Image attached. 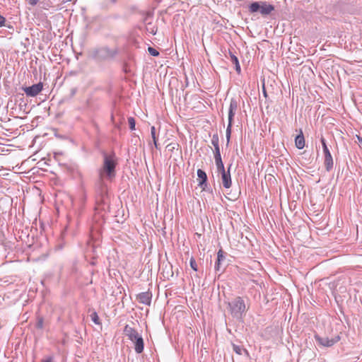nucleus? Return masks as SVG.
Returning a JSON list of instances; mask_svg holds the SVG:
<instances>
[{
  "label": "nucleus",
  "instance_id": "29",
  "mask_svg": "<svg viewBox=\"0 0 362 362\" xmlns=\"http://www.w3.org/2000/svg\"><path fill=\"white\" fill-rule=\"evenodd\" d=\"M148 49V52L150 53L151 55H152L153 57L158 56L159 52L156 49H154L151 47H149Z\"/></svg>",
  "mask_w": 362,
  "mask_h": 362
},
{
  "label": "nucleus",
  "instance_id": "17",
  "mask_svg": "<svg viewBox=\"0 0 362 362\" xmlns=\"http://www.w3.org/2000/svg\"><path fill=\"white\" fill-rule=\"evenodd\" d=\"M229 55L230 61L235 65V71H237L238 74H240L241 68L238 57L230 51H229Z\"/></svg>",
  "mask_w": 362,
  "mask_h": 362
},
{
  "label": "nucleus",
  "instance_id": "18",
  "mask_svg": "<svg viewBox=\"0 0 362 362\" xmlns=\"http://www.w3.org/2000/svg\"><path fill=\"white\" fill-rule=\"evenodd\" d=\"M215 163L216 165L217 171L225 170L223 163L222 161L221 156H214Z\"/></svg>",
  "mask_w": 362,
  "mask_h": 362
},
{
  "label": "nucleus",
  "instance_id": "14",
  "mask_svg": "<svg viewBox=\"0 0 362 362\" xmlns=\"http://www.w3.org/2000/svg\"><path fill=\"white\" fill-rule=\"evenodd\" d=\"M226 257L224 256L223 251L221 249L218 250L217 253V259L215 262L214 269L216 272H223V269H221V262L225 260Z\"/></svg>",
  "mask_w": 362,
  "mask_h": 362
},
{
  "label": "nucleus",
  "instance_id": "5",
  "mask_svg": "<svg viewBox=\"0 0 362 362\" xmlns=\"http://www.w3.org/2000/svg\"><path fill=\"white\" fill-rule=\"evenodd\" d=\"M116 54V49H111L107 47L95 48L90 52L91 58L98 62L110 59L113 58Z\"/></svg>",
  "mask_w": 362,
  "mask_h": 362
},
{
  "label": "nucleus",
  "instance_id": "2",
  "mask_svg": "<svg viewBox=\"0 0 362 362\" xmlns=\"http://www.w3.org/2000/svg\"><path fill=\"white\" fill-rule=\"evenodd\" d=\"M103 157V163L98 173L100 177H106L107 180L112 181L116 175V166L117 165V158L114 152L107 153H102Z\"/></svg>",
  "mask_w": 362,
  "mask_h": 362
},
{
  "label": "nucleus",
  "instance_id": "8",
  "mask_svg": "<svg viewBox=\"0 0 362 362\" xmlns=\"http://www.w3.org/2000/svg\"><path fill=\"white\" fill-rule=\"evenodd\" d=\"M86 202L87 192L84 188H82L81 192L78 195V197L72 200V205L74 209L81 212L84 209Z\"/></svg>",
  "mask_w": 362,
  "mask_h": 362
},
{
  "label": "nucleus",
  "instance_id": "37",
  "mask_svg": "<svg viewBox=\"0 0 362 362\" xmlns=\"http://www.w3.org/2000/svg\"><path fill=\"white\" fill-rule=\"evenodd\" d=\"M357 139L360 144L362 146V138L359 136H357Z\"/></svg>",
  "mask_w": 362,
  "mask_h": 362
},
{
  "label": "nucleus",
  "instance_id": "27",
  "mask_svg": "<svg viewBox=\"0 0 362 362\" xmlns=\"http://www.w3.org/2000/svg\"><path fill=\"white\" fill-rule=\"evenodd\" d=\"M151 135L153 141L158 140V136L156 134V130L154 126H152L151 128Z\"/></svg>",
  "mask_w": 362,
  "mask_h": 362
},
{
  "label": "nucleus",
  "instance_id": "35",
  "mask_svg": "<svg viewBox=\"0 0 362 362\" xmlns=\"http://www.w3.org/2000/svg\"><path fill=\"white\" fill-rule=\"evenodd\" d=\"M153 141V144H154L156 148L158 149L159 147H158V140H155V141Z\"/></svg>",
  "mask_w": 362,
  "mask_h": 362
},
{
  "label": "nucleus",
  "instance_id": "25",
  "mask_svg": "<svg viewBox=\"0 0 362 362\" xmlns=\"http://www.w3.org/2000/svg\"><path fill=\"white\" fill-rule=\"evenodd\" d=\"M128 123H129V129L131 130H134L135 129V125H136V122H135L134 118L132 117H129L128 118Z\"/></svg>",
  "mask_w": 362,
  "mask_h": 362
},
{
  "label": "nucleus",
  "instance_id": "34",
  "mask_svg": "<svg viewBox=\"0 0 362 362\" xmlns=\"http://www.w3.org/2000/svg\"><path fill=\"white\" fill-rule=\"evenodd\" d=\"M156 31H157V28H151V30L150 33H151V34H153V35H156Z\"/></svg>",
  "mask_w": 362,
  "mask_h": 362
},
{
  "label": "nucleus",
  "instance_id": "32",
  "mask_svg": "<svg viewBox=\"0 0 362 362\" xmlns=\"http://www.w3.org/2000/svg\"><path fill=\"white\" fill-rule=\"evenodd\" d=\"M199 187L202 189V191H206V192H212V189L208 185V182H206V187L202 186V187Z\"/></svg>",
  "mask_w": 362,
  "mask_h": 362
},
{
  "label": "nucleus",
  "instance_id": "6",
  "mask_svg": "<svg viewBox=\"0 0 362 362\" xmlns=\"http://www.w3.org/2000/svg\"><path fill=\"white\" fill-rule=\"evenodd\" d=\"M274 11V6L267 1H254L248 6V11L250 13H259L263 16H267Z\"/></svg>",
  "mask_w": 362,
  "mask_h": 362
},
{
  "label": "nucleus",
  "instance_id": "20",
  "mask_svg": "<svg viewBox=\"0 0 362 362\" xmlns=\"http://www.w3.org/2000/svg\"><path fill=\"white\" fill-rule=\"evenodd\" d=\"M233 351L239 355H242L243 352H247L246 349H245L244 348H243L242 346H240L239 345L233 344Z\"/></svg>",
  "mask_w": 362,
  "mask_h": 362
},
{
  "label": "nucleus",
  "instance_id": "39",
  "mask_svg": "<svg viewBox=\"0 0 362 362\" xmlns=\"http://www.w3.org/2000/svg\"><path fill=\"white\" fill-rule=\"evenodd\" d=\"M118 0H110V2L112 4H115Z\"/></svg>",
  "mask_w": 362,
  "mask_h": 362
},
{
  "label": "nucleus",
  "instance_id": "33",
  "mask_svg": "<svg viewBox=\"0 0 362 362\" xmlns=\"http://www.w3.org/2000/svg\"><path fill=\"white\" fill-rule=\"evenodd\" d=\"M6 21V18L0 14V27H2L4 25Z\"/></svg>",
  "mask_w": 362,
  "mask_h": 362
},
{
  "label": "nucleus",
  "instance_id": "30",
  "mask_svg": "<svg viewBox=\"0 0 362 362\" xmlns=\"http://www.w3.org/2000/svg\"><path fill=\"white\" fill-rule=\"evenodd\" d=\"M214 147V156H221V151H220L219 146H215Z\"/></svg>",
  "mask_w": 362,
  "mask_h": 362
},
{
  "label": "nucleus",
  "instance_id": "9",
  "mask_svg": "<svg viewBox=\"0 0 362 362\" xmlns=\"http://www.w3.org/2000/svg\"><path fill=\"white\" fill-rule=\"evenodd\" d=\"M42 88L43 84L41 82L33 84L31 86L22 87V90L29 97H35L42 91Z\"/></svg>",
  "mask_w": 362,
  "mask_h": 362
},
{
  "label": "nucleus",
  "instance_id": "16",
  "mask_svg": "<svg viewBox=\"0 0 362 362\" xmlns=\"http://www.w3.org/2000/svg\"><path fill=\"white\" fill-rule=\"evenodd\" d=\"M295 145L298 149H303L305 147V138L301 129L300 134L295 138Z\"/></svg>",
  "mask_w": 362,
  "mask_h": 362
},
{
  "label": "nucleus",
  "instance_id": "12",
  "mask_svg": "<svg viewBox=\"0 0 362 362\" xmlns=\"http://www.w3.org/2000/svg\"><path fill=\"white\" fill-rule=\"evenodd\" d=\"M238 108V101L236 98H232L230 102V106L228 110V122L233 124V117Z\"/></svg>",
  "mask_w": 362,
  "mask_h": 362
},
{
  "label": "nucleus",
  "instance_id": "36",
  "mask_svg": "<svg viewBox=\"0 0 362 362\" xmlns=\"http://www.w3.org/2000/svg\"><path fill=\"white\" fill-rule=\"evenodd\" d=\"M263 95L265 98L267 97V91L265 90V88H264V85H263Z\"/></svg>",
  "mask_w": 362,
  "mask_h": 362
},
{
  "label": "nucleus",
  "instance_id": "10",
  "mask_svg": "<svg viewBox=\"0 0 362 362\" xmlns=\"http://www.w3.org/2000/svg\"><path fill=\"white\" fill-rule=\"evenodd\" d=\"M315 339L320 345H322L325 347H330L335 344L337 342H338L341 338L339 335L331 339L328 337H322L319 335H315Z\"/></svg>",
  "mask_w": 362,
  "mask_h": 362
},
{
  "label": "nucleus",
  "instance_id": "11",
  "mask_svg": "<svg viewBox=\"0 0 362 362\" xmlns=\"http://www.w3.org/2000/svg\"><path fill=\"white\" fill-rule=\"evenodd\" d=\"M231 168V164L228 168V170L226 171V170H223L221 171H218V173H221V182L223 186V187L228 189L232 185V180H231V175L230 173V169Z\"/></svg>",
  "mask_w": 362,
  "mask_h": 362
},
{
  "label": "nucleus",
  "instance_id": "15",
  "mask_svg": "<svg viewBox=\"0 0 362 362\" xmlns=\"http://www.w3.org/2000/svg\"><path fill=\"white\" fill-rule=\"evenodd\" d=\"M197 173V177H198L197 180L199 182L198 186L199 187H202V186L206 187V182H207L208 177H207V175L205 173V171H204L202 169H198Z\"/></svg>",
  "mask_w": 362,
  "mask_h": 362
},
{
  "label": "nucleus",
  "instance_id": "7",
  "mask_svg": "<svg viewBox=\"0 0 362 362\" xmlns=\"http://www.w3.org/2000/svg\"><path fill=\"white\" fill-rule=\"evenodd\" d=\"M320 141L322 143V151H323V153H324L325 168L327 172H329L333 168V165H334L333 158H332L331 153L327 147V145L326 144V140L323 136L321 137Z\"/></svg>",
  "mask_w": 362,
  "mask_h": 362
},
{
  "label": "nucleus",
  "instance_id": "26",
  "mask_svg": "<svg viewBox=\"0 0 362 362\" xmlns=\"http://www.w3.org/2000/svg\"><path fill=\"white\" fill-rule=\"evenodd\" d=\"M44 325V320L42 317H37L36 322V327L38 329H42Z\"/></svg>",
  "mask_w": 362,
  "mask_h": 362
},
{
  "label": "nucleus",
  "instance_id": "13",
  "mask_svg": "<svg viewBox=\"0 0 362 362\" xmlns=\"http://www.w3.org/2000/svg\"><path fill=\"white\" fill-rule=\"evenodd\" d=\"M152 293L151 291L141 292L136 296V300L142 304L150 305L151 303Z\"/></svg>",
  "mask_w": 362,
  "mask_h": 362
},
{
  "label": "nucleus",
  "instance_id": "19",
  "mask_svg": "<svg viewBox=\"0 0 362 362\" xmlns=\"http://www.w3.org/2000/svg\"><path fill=\"white\" fill-rule=\"evenodd\" d=\"M232 126H233V124H230V122H228V124L227 125V128H226V132L227 145H228V144L230 142Z\"/></svg>",
  "mask_w": 362,
  "mask_h": 362
},
{
  "label": "nucleus",
  "instance_id": "21",
  "mask_svg": "<svg viewBox=\"0 0 362 362\" xmlns=\"http://www.w3.org/2000/svg\"><path fill=\"white\" fill-rule=\"evenodd\" d=\"M179 144L177 143H170L167 145L166 149L170 152H173L175 149H177Z\"/></svg>",
  "mask_w": 362,
  "mask_h": 362
},
{
  "label": "nucleus",
  "instance_id": "28",
  "mask_svg": "<svg viewBox=\"0 0 362 362\" xmlns=\"http://www.w3.org/2000/svg\"><path fill=\"white\" fill-rule=\"evenodd\" d=\"M40 362H54V356L52 355L47 356L44 357Z\"/></svg>",
  "mask_w": 362,
  "mask_h": 362
},
{
  "label": "nucleus",
  "instance_id": "38",
  "mask_svg": "<svg viewBox=\"0 0 362 362\" xmlns=\"http://www.w3.org/2000/svg\"><path fill=\"white\" fill-rule=\"evenodd\" d=\"M124 71L126 73L129 71H128V69H127V65H124Z\"/></svg>",
  "mask_w": 362,
  "mask_h": 362
},
{
  "label": "nucleus",
  "instance_id": "22",
  "mask_svg": "<svg viewBox=\"0 0 362 362\" xmlns=\"http://www.w3.org/2000/svg\"><path fill=\"white\" fill-rule=\"evenodd\" d=\"M90 318H91V320H92V321H93L95 325H100V324L99 317H98V313H97L96 312H93V313L90 315Z\"/></svg>",
  "mask_w": 362,
  "mask_h": 362
},
{
  "label": "nucleus",
  "instance_id": "3",
  "mask_svg": "<svg viewBox=\"0 0 362 362\" xmlns=\"http://www.w3.org/2000/svg\"><path fill=\"white\" fill-rule=\"evenodd\" d=\"M228 310L233 317L240 320L245 315L247 308L244 299L237 296L228 303Z\"/></svg>",
  "mask_w": 362,
  "mask_h": 362
},
{
  "label": "nucleus",
  "instance_id": "24",
  "mask_svg": "<svg viewBox=\"0 0 362 362\" xmlns=\"http://www.w3.org/2000/svg\"><path fill=\"white\" fill-rule=\"evenodd\" d=\"M189 264H190L191 268L194 271L197 272L198 270L197 264L195 261V259L193 257H192L189 259Z\"/></svg>",
  "mask_w": 362,
  "mask_h": 362
},
{
  "label": "nucleus",
  "instance_id": "4",
  "mask_svg": "<svg viewBox=\"0 0 362 362\" xmlns=\"http://www.w3.org/2000/svg\"><path fill=\"white\" fill-rule=\"evenodd\" d=\"M124 333L134 344V350L137 354L143 352L144 349V339L141 334L129 325H126L124 328Z\"/></svg>",
  "mask_w": 362,
  "mask_h": 362
},
{
  "label": "nucleus",
  "instance_id": "31",
  "mask_svg": "<svg viewBox=\"0 0 362 362\" xmlns=\"http://www.w3.org/2000/svg\"><path fill=\"white\" fill-rule=\"evenodd\" d=\"M25 1L29 5L32 6H35L40 1V0H25Z\"/></svg>",
  "mask_w": 362,
  "mask_h": 362
},
{
  "label": "nucleus",
  "instance_id": "23",
  "mask_svg": "<svg viewBox=\"0 0 362 362\" xmlns=\"http://www.w3.org/2000/svg\"><path fill=\"white\" fill-rule=\"evenodd\" d=\"M211 144L215 146H219V138H218V134H214L213 136H212V139H211Z\"/></svg>",
  "mask_w": 362,
  "mask_h": 362
},
{
  "label": "nucleus",
  "instance_id": "1",
  "mask_svg": "<svg viewBox=\"0 0 362 362\" xmlns=\"http://www.w3.org/2000/svg\"><path fill=\"white\" fill-rule=\"evenodd\" d=\"M106 177H100L95 182V214L93 216L94 224L91 226V235L93 236L95 233H100L101 228L104 223L103 215L100 214V211L105 210V206L107 204V185L105 181Z\"/></svg>",
  "mask_w": 362,
  "mask_h": 362
}]
</instances>
